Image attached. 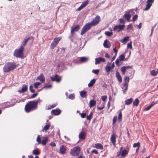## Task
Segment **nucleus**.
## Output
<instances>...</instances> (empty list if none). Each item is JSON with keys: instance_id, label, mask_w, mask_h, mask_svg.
<instances>
[{"instance_id": "obj_17", "label": "nucleus", "mask_w": 158, "mask_h": 158, "mask_svg": "<svg viewBox=\"0 0 158 158\" xmlns=\"http://www.w3.org/2000/svg\"><path fill=\"white\" fill-rule=\"evenodd\" d=\"M129 149H124L121 152V158H125L128 154Z\"/></svg>"}, {"instance_id": "obj_45", "label": "nucleus", "mask_w": 158, "mask_h": 158, "mask_svg": "<svg viewBox=\"0 0 158 158\" xmlns=\"http://www.w3.org/2000/svg\"><path fill=\"white\" fill-rule=\"evenodd\" d=\"M125 57V56L124 55H121L119 56V60L120 61H123L124 60Z\"/></svg>"}, {"instance_id": "obj_40", "label": "nucleus", "mask_w": 158, "mask_h": 158, "mask_svg": "<svg viewBox=\"0 0 158 158\" xmlns=\"http://www.w3.org/2000/svg\"><path fill=\"white\" fill-rule=\"evenodd\" d=\"M122 115L121 112H120L118 114V120L120 122L122 121Z\"/></svg>"}, {"instance_id": "obj_27", "label": "nucleus", "mask_w": 158, "mask_h": 158, "mask_svg": "<svg viewBox=\"0 0 158 158\" xmlns=\"http://www.w3.org/2000/svg\"><path fill=\"white\" fill-rule=\"evenodd\" d=\"M133 101V99L132 98L127 99L125 101V104L126 105H130L132 103Z\"/></svg>"}, {"instance_id": "obj_23", "label": "nucleus", "mask_w": 158, "mask_h": 158, "mask_svg": "<svg viewBox=\"0 0 158 158\" xmlns=\"http://www.w3.org/2000/svg\"><path fill=\"white\" fill-rule=\"evenodd\" d=\"M116 77L118 81L119 82H121L122 81V78L121 76L119 73L117 71L116 73Z\"/></svg>"}, {"instance_id": "obj_51", "label": "nucleus", "mask_w": 158, "mask_h": 158, "mask_svg": "<svg viewBox=\"0 0 158 158\" xmlns=\"http://www.w3.org/2000/svg\"><path fill=\"white\" fill-rule=\"evenodd\" d=\"M138 16L137 15H135L133 16L132 18V21L133 22H135V21L138 19Z\"/></svg>"}, {"instance_id": "obj_52", "label": "nucleus", "mask_w": 158, "mask_h": 158, "mask_svg": "<svg viewBox=\"0 0 158 158\" xmlns=\"http://www.w3.org/2000/svg\"><path fill=\"white\" fill-rule=\"evenodd\" d=\"M158 70H157L156 72L155 70H153L151 72V74L153 76H156L157 74V72Z\"/></svg>"}, {"instance_id": "obj_20", "label": "nucleus", "mask_w": 158, "mask_h": 158, "mask_svg": "<svg viewBox=\"0 0 158 158\" xmlns=\"http://www.w3.org/2000/svg\"><path fill=\"white\" fill-rule=\"evenodd\" d=\"M37 79L41 82H43L45 81V78L43 74H41L40 76L37 77Z\"/></svg>"}, {"instance_id": "obj_62", "label": "nucleus", "mask_w": 158, "mask_h": 158, "mask_svg": "<svg viewBox=\"0 0 158 158\" xmlns=\"http://www.w3.org/2000/svg\"><path fill=\"white\" fill-rule=\"evenodd\" d=\"M132 28V25L131 24H130L128 25L127 27V30H131Z\"/></svg>"}, {"instance_id": "obj_53", "label": "nucleus", "mask_w": 158, "mask_h": 158, "mask_svg": "<svg viewBox=\"0 0 158 158\" xmlns=\"http://www.w3.org/2000/svg\"><path fill=\"white\" fill-rule=\"evenodd\" d=\"M99 71V69H94L92 70V72L96 74H98Z\"/></svg>"}, {"instance_id": "obj_18", "label": "nucleus", "mask_w": 158, "mask_h": 158, "mask_svg": "<svg viewBox=\"0 0 158 158\" xmlns=\"http://www.w3.org/2000/svg\"><path fill=\"white\" fill-rule=\"evenodd\" d=\"M28 88L26 85H23L21 89L18 90V91L20 93H22L26 91L27 90Z\"/></svg>"}, {"instance_id": "obj_29", "label": "nucleus", "mask_w": 158, "mask_h": 158, "mask_svg": "<svg viewBox=\"0 0 158 158\" xmlns=\"http://www.w3.org/2000/svg\"><path fill=\"white\" fill-rule=\"evenodd\" d=\"M88 59V58L87 57H80V61H81V62L82 63L86 62Z\"/></svg>"}, {"instance_id": "obj_46", "label": "nucleus", "mask_w": 158, "mask_h": 158, "mask_svg": "<svg viewBox=\"0 0 158 158\" xmlns=\"http://www.w3.org/2000/svg\"><path fill=\"white\" fill-rule=\"evenodd\" d=\"M105 34L108 36H111L113 34L112 32L109 31H106Z\"/></svg>"}, {"instance_id": "obj_42", "label": "nucleus", "mask_w": 158, "mask_h": 158, "mask_svg": "<svg viewBox=\"0 0 158 158\" xmlns=\"http://www.w3.org/2000/svg\"><path fill=\"white\" fill-rule=\"evenodd\" d=\"M92 112H91L89 114V115H88L86 117V119L87 120L90 121L91 119L92 116Z\"/></svg>"}, {"instance_id": "obj_2", "label": "nucleus", "mask_w": 158, "mask_h": 158, "mask_svg": "<svg viewBox=\"0 0 158 158\" xmlns=\"http://www.w3.org/2000/svg\"><path fill=\"white\" fill-rule=\"evenodd\" d=\"M16 67V63L14 62H9L6 63L3 68V72L7 73L13 71Z\"/></svg>"}, {"instance_id": "obj_54", "label": "nucleus", "mask_w": 158, "mask_h": 158, "mask_svg": "<svg viewBox=\"0 0 158 158\" xmlns=\"http://www.w3.org/2000/svg\"><path fill=\"white\" fill-rule=\"evenodd\" d=\"M57 105L56 104H54L51 106H49L48 107V109H50L55 107Z\"/></svg>"}, {"instance_id": "obj_12", "label": "nucleus", "mask_w": 158, "mask_h": 158, "mask_svg": "<svg viewBox=\"0 0 158 158\" xmlns=\"http://www.w3.org/2000/svg\"><path fill=\"white\" fill-rule=\"evenodd\" d=\"M95 64H100L101 62H105L106 61L105 59L104 58L101 57H99L95 58Z\"/></svg>"}, {"instance_id": "obj_30", "label": "nucleus", "mask_w": 158, "mask_h": 158, "mask_svg": "<svg viewBox=\"0 0 158 158\" xmlns=\"http://www.w3.org/2000/svg\"><path fill=\"white\" fill-rule=\"evenodd\" d=\"M32 37H28L26 39H24V40L22 42L23 44V46H25L27 45V43L28 41L31 39Z\"/></svg>"}, {"instance_id": "obj_58", "label": "nucleus", "mask_w": 158, "mask_h": 158, "mask_svg": "<svg viewBox=\"0 0 158 158\" xmlns=\"http://www.w3.org/2000/svg\"><path fill=\"white\" fill-rule=\"evenodd\" d=\"M107 98V96L106 95L103 96L102 97V100L103 101H105Z\"/></svg>"}, {"instance_id": "obj_21", "label": "nucleus", "mask_w": 158, "mask_h": 158, "mask_svg": "<svg viewBox=\"0 0 158 158\" xmlns=\"http://www.w3.org/2000/svg\"><path fill=\"white\" fill-rule=\"evenodd\" d=\"M94 148H96L98 149L102 150L103 149V145L100 143H97L95 144Z\"/></svg>"}, {"instance_id": "obj_8", "label": "nucleus", "mask_w": 158, "mask_h": 158, "mask_svg": "<svg viewBox=\"0 0 158 158\" xmlns=\"http://www.w3.org/2000/svg\"><path fill=\"white\" fill-rule=\"evenodd\" d=\"M60 37H58L55 38L54 40L51 44L50 47L52 49H53L56 47L59 42L60 40Z\"/></svg>"}, {"instance_id": "obj_43", "label": "nucleus", "mask_w": 158, "mask_h": 158, "mask_svg": "<svg viewBox=\"0 0 158 158\" xmlns=\"http://www.w3.org/2000/svg\"><path fill=\"white\" fill-rule=\"evenodd\" d=\"M75 98V95L74 94H71L69 95V98L70 99L73 100Z\"/></svg>"}, {"instance_id": "obj_59", "label": "nucleus", "mask_w": 158, "mask_h": 158, "mask_svg": "<svg viewBox=\"0 0 158 158\" xmlns=\"http://www.w3.org/2000/svg\"><path fill=\"white\" fill-rule=\"evenodd\" d=\"M91 152L92 153H95L96 154H98V151L96 149H94L92 150Z\"/></svg>"}, {"instance_id": "obj_16", "label": "nucleus", "mask_w": 158, "mask_h": 158, "mask_svg": "<svg viewBox=\"0 0 158 158\" xmlns=\"http://www.w3.org/2000/svg\"><path fill=\"white\" fill-rule=\"evenodd\" d=\"M86 133L85 131H81L79 135V137L81 139L84 140L85 138Z\"/></svg>"}, {"instance_id": "obj_32", "label": "nucleus", "mask_w": 158, "mask_h": 158, "mask_svg": "<svg viewBox=\"0 0 158 158\" xmlns=\"http://www.w3.org/2000/svg\"><path fill=\"white\" fill-rule=\"evenodd\" d=\"M139 101L138 98H136L133 102V105L136 106H137L139 105Z\"/></svg>"}, {"instance_id": "obj_63", "label": "nucleus", "mask_w": 158, "mask_h": 158, "mask_svg": "<svg viewBox=\"0 0 158 158\" xmlns=\"http://www.w3.org/2000/svg\"><path fill=\"white\" fill-rule=\"evenodd\" d=\"M86 116V114L85 113H82L81 114V117L82 118H84Z\"/></svg>"}, {"instance_id": "obj_22", "label": "nucleus", "mask_w": 158, "mask_h": 158, "mask_svg": "<svg viewBox=\"0 0 158 158\" xmlns=\"http://www.w3.org/2000/svg\"><path fill=\"white\" fill-rule=\"evenodd\" d=\"M66 151V149L64 146L62 145L60 147L59 151L60 153L62 154H64Z\"/></svg>"}, {"instance_id": "obj_50", "label": "nucleus", "mask_w": 158, "mask_h": 158, "mask_svg": "<svg viewBox=\"0 0 158 158\" xmlns=\"http://www.w3.org/2000/svg\"><path fill=\"white\" fill-rule=\"evenodd\" d=\"M29 89L30 91L32 93L35 92V90L33 89V87L32 85H31L30 86Z\"/></svg>"}, {"instance_id": "obj_41", "label": "nucleus", "mask_w": 158, "mask_h": 158, "mask_svg": "<svg viewBox=\"0 0 158 158\" xmlns=\"http://www.w3.org/2000/svg\"><path fill=\"white\" fill-rule=\"evenodd\" d=\"M129 38V36L125 37L122 40V41H121V42L123 43H126L127 41Z\"/></svg>"}, {"instance_id": "obj_24", "label": "nucleus", "mask_w": 158, "mask_h": 158, "mask_svg": "<svg viewBox=\"0 0 158 158\" xmlns=\"http://www.w3.org/2000/svg\"><path fill=\"white\" fill-rule=\"evenodd\" d=\"M103 45L106 48H109L110 46V43L109 41L106 40L104 42Z\"/></svg>"}, {"instance_id": "obj_11", "label": "nucleus", "mask_w": 158, "mask_h": 158, "mask_svg": "<svg viewBox=\"0 0 158 158\" xmlns=\"http://www.w3.org/2000/svg\"><path fill=\"white\" fill-rule=\"evenodd\" d=\"M80 28V27L79 25H76L75 26H72L71 27V33L73 35L74 31H77Z\"/></svg>"}, {"instance_id": "obj_49", "label": "nucleus", "mask_w": 158, "mask_h": 158, "mask_svg": "<svg viewBox=\"0 0 158 158\" xmlns=\"http://www.w3.org/2000/svg\"><path fill=\"white\" fill-rule=\"evenodd\" d=\"M133 146L134 148H135L136 147H140V143L139 142H138L137 143H135L133 144Z\"/></svg>"}, {"instance_id": "obj_31", "label": "nucleus", "mask_w": 158, "mask_h": 158, "mask_svg": "<svg viewBox=\"0 0 158 158\" xmlns=\"http://www.w3.org/2000/svg\"><path fill=\"white\" fill-rule=\"evenodd\" d=\"M96 81V80L95 79H94L91 80L90 81V82L88 84V86L89 87L92 86L95 83Z\"/></svg>"}, {"instance_id": "obj_28", "label": "nucleus", "mask_w": 158, "mask_h": 158, "mask_svg": "<svg viewBox=\"0 0 158 158\" xmlns=\"http://www.w3.org/2000/svg\"><path fill=\"white\" fill-rule=\"evenodd\" d=\"M80 96L82 98H85L87 96V92L84 91H82L80 92Z\"/></svg>"}, {"instance_id": "obj_44", "label": "nucleus", "mask_w": 158, "mask_h": 158, "mask_svg": "<svg viewBox=\"0 0 158 158\" xmlns=\"http://www.w3.org/2000/svg\"><path fill=\"white\" fill-rule=\"evenodd\" d=\"M124 80L125 82V83H127L128 84V82L130 80V79L128 76H126L125 77Z\"/></svg>"}, {"instance_id": "obj_3", "label": "nucleus", "mask_w": 158, "mask_h": 158, "mask_svg": "<svg viewBox=\"0 0 158 158\" xmlns=\"http://www.w3.org/2000/svg\"><path fill=\"white\" fill-rule=\"evenodd\" d=\"M24 49V47L21 45L19 49L15 50L14 54V56L17 57L22 58L24 55L23 53Z\"/></svg>"}, {"instance_id": "obj_60", "label": "nucleus", "mask_w": 158, "mask_h": 158, "mask_svg": "<svg viewBox=\"0 0 158 158\" xmlns=\"http://www.w3.org/2000/svg\"><path fill=\"white\" fill-rule=\"evenodd\" d=\"M117 117L116 116H115L113 117V124H114L116 123L117 121Z\"/></svg>"}, {"instance_id": "obj_10", "label": "nucleus", "mask_w": 158, "mask_h": 158, "mask_svg": "<svg viewBox=\"0 0 158 158\" xmlns=\"http://www.w3.org/2000/svg\"><path fill=\"white\" fill-rule=\"evenodd\" d=\"M131 17V15L130 14V11H129L128 12H126L124 14L123 16V18H124L127 20V22H130V19Z\"/></svg>"}, {"instance_id": "obj_47", "label": "nucleus", "mask_w": 158, "mask_h": 158, "mask_svg": "<svg viewBox=\"0 0 158 158\" xmlns=\"http://www.w3.org/2000/svg\"><path fill=\"white\" fill-rule=\"evenodd\" d=\"M36 141L38 142V144H40L41 143V139L40 138V135H38L36 139Z\"/></svg>"}, {"instance_id": "obj_26", "label": "nucleus", "mask_w": 158, "mask_h": 158, "mask_svg": "<svg viewBox=\"0 0 158 158\" xmlns=\"http://www.w3.org/2000/svg\"><path fill=\"white\" fill-rule=\"evenodd\" d=\"M43 139H44L42 140L41 143L42 145H45L47 143L48 140V137H44L43 138Z\"/></svg>"}, {"instance_id": "obj_14", "label": "nucleus", "mask_w": 158, "mask_h": 158, "mask_svg": "<svg viewBox=\"0 0 158 158\" xmlns=\"http://www.w3.org/2000/svg\"><path fill=\"white\" fill-rule=\"evenodd\" d=\"M61 113V111L59 109L52 110L51 111V114L54 115H58Z\"/></svg>"}, {"instance_id": "obj_15", "label": "nucleus", "mask_w": 158, "mask_h": 158, "mask_svg": "<svg viewBox=\"0 0 158 158\" xmlns=\"http://www.w3.org/2000/svg\"><path fill=\"white\" fill-rule=\"evenodd\" d=\"M116 135L114 134H112L110 137V141L114 146H115L116 144Z\"/></svg>"}, {"instance_id": "obj_38", "label": "nucleus", "mask_w": 158, "mask_h": 158, "mask_svg": "<svg viewBox=\"0 0 158 158\" xmlns=\"http://www.w3.org/2000/svg\"><path fill=\"white\" fill-rule=\"evenodd\" d=\"M41 84V83L40 82H36L34 84V88L35 89H37L38 88V86L40 85Z\"/></svg>"}, {"instance_id": "obj_35", "label": "nucleus", "mask_w": 158, "mask_h": 158, "mask_svg": "<svg viewBox=\"0 0 158 158\" xmlns=\"http://www.w3.org/2000/svg\"><path fill=\"white\" fill-rule=\"evenodd\" d=\"M32 154L34 155H38L40 154V152L38 148L34 150L32 152Z\"/></svg>"}, {"instance_id": "obj_5", "label": "nucleus", "mask_w": 158, "mask_h": 158, "mask_svg": "<svg viewBox=\"0 0 158 158\" xmlns=\"http://www.w3.org/2000/svg\"><path fill=\"white\" fill-rule=\"evenodd\" d=\"M92 27V26L89 23H87L82 29L81 32V35H84Z\"/></svg>"}, {"instance_id": "obj_9", "label": "nucleus", "mask_w": 158, "mask_h": 158, "mask_svg": "<svg viewBox=\"0 0 158 158\" xmlns=\"http://www.w3.org/2000/svg\"><path fill=\"white\" fill-rule=\"evenodd\" d=\"M154 2V0H148L147 1V4L146 7L145 8L144 10H147L149 9L152 5V3Z\"/></svg>"}, {"instance_id": "obj_64", "label": "nucleus", "mask_w": 158, "mask_h": 158, "mask_svg": "<svg viewBox=\"0 0 158 158\" xmlns=\"http://www.w3.org/2000/svg\"><path fill=\"white\" fill-rule=\"evenodd\" d=\"M142 24V23H140L139 25H136V27H137L138 28V29H140L141 27Z\"/></svg>"}, {"instance_id": "obj_61", "label": "nucleus", "mask_w": 158, "mask_h": 158, "mask_svg": "<svg viewBox=\"0 0 158 158\" xmlns=\"http://www.w3.org/2000/svg\"><path fill=\"white\" fill-rule=\"evenodd\" d=\"M52 87L51 85H46L43 88H50Z\"/></svg>"}, {"instance_id": "obj_7", "label": "nucleus", "mask_w": 158, "mask_h": 158, "mask_svg": "<svg viewBox=\"0 0 158 158\" xmlns=\"http://www.w3.org/2000/svg\"><path fill=\"white\" fill-rule=\"evenodd\" d=\"M125 27L124 24L121 25L119 24L118 25H115L113 28V31H117L118 32L124 29V27Z\"/></svg>"}, {"instance_id": "obj_37", "label": "nucleus", "mask_w": 158, "mask_h": 158, "mask_svg": "<svg viewBox=\"0 0 158 158\" xmlns=\"http://www.w3.org/2000/svg\"><path fill=\"white\" fill-rule=\"evenodd\" d=\"M89 2V0H86L84 2H83L81 5L82 6H83V7H85L88 4Z\"/></svg>"}, {"instance_id": "obj_25", "label": "nucleus", "mask_w": 158, "mask_h": 158, "mask_svg": "<svg viewBox=\"0 0 158 158\" xmlns=\"http://www.w3.org/2000/svg\"><path fill=\"white\" fill-rule=\"evenodd\" d=\"M96 105V101L95 100H91L89 102V106L90 108Z\"/></svg>"}, {"instance_id": "obj_57", "label": "nucleus", "mask_w": 158, "mask_h": 158, "mask_svg": "<svg viewBox=\"0 0 158 158\" xmlns=\"http://www.w3.org/2000/svg\"><path fill=\"white\" fill-rule=\"evenodd\" d=\"M111 99V97L110 96L109 97V101L108 102V103H107V106H108V109H109L110 106V99Z\"/></svg>"}, {"instance_id": "obj_1", "label": "nucleus", "mask_w": 158, "mask_h": 158, "mask_svg": "<svg viewBox=\"0 0 158 158\" xmlns=\"http://www.w3.org/2000/svg\"><path fill=\"white\" fill-rule=\"evenodd\" d=\"M42 100L40 98L36 100H32L28 102L27 104L25 106V110L27 113L33 111L37 109L38 104H40Z\"/></svg>"}, {"instance_id": "obj_56", "label": "nucleus", "mask_w": 158, "mask_h": 158, "mask_svg": "<svg viewBox=\"0 0 158 158\" xmlns=\"http://www.w3.org/2000/svg\"><path fill=\"white\" fill-rule=\"evenodd\" d=\"M127 48H131L132 49V43L131 42L129 43L127 45Z\"/></svg>"}, {"instance_id": "obj_36", "label": "nucleus", "mask_w": 158, "mask_h": 158, "mask_svg": "<svg viewBox=\"0 0 158 158\" xmlns=\"http://www.w3.org/2000/svg\"><path fill=\"white\" fill-rule=\"evenodd\" d=\"M105 70L107 73H109L111 69V67L110 66L106 65L105 67Z\"/></svg>"}, {"instance_id": "obj_34", "label": "nucleus", "mask_w": 158, "mask_h": 158, "mask_svg": "<svg viewBox=\"0 0 158 158\" xmlns=\"http://www.w3.org/2000/svg\"><path fill=\"white\" fill-rule=\"evenodd\" d=\"M50 127V124H46L43 128L42 130V131H43L45 130V131H46L48 130L49 128Z\"/></svg>"}, {"instance_id": "obj_39", "label": "nucleus", "mask_w": 158, "mask_h": 158, "mask_svg": "<svg viewBox=\"0 0 158 158\" xmlns=\"http://www.w3.org/2000/svg\"><path fill=\"white\" fill-rule=\"evenodd\" d=\"M74 62L76 63H80L81 61H80V57H77L76 59H74L73 60Z\"/></svg>"}, {"instance_id": "obj_19", "label": "nucleus", "mask_w": 158, "mask_h": 158, "mask_svg": "<svg viewBox=\"0 0 158 158\" xmlns=\"http://www.w3.org/2000/svg\"><path fill=\"white\" fill-rule=\"evenodd\" d=\"M128 85V84L127 83H124L123 84L122 88L124 94H125L126 91L127 90Z\"/></svg>"}, {"instance_id": "obj_33", "label": "nucleus", "mask_w": 158, "mask_h": 158, "mask_svg": "<svg viewBox=\"0 0 158 158\" xmlns=\"http://www.w3.org/2000/svg\"><path fill=\"white\" fill-rule=\"evenodd\" d=\"M155 104V103L154 102H152V103L149 106L145 109L144 110L148 111Z\"/></svg>"}, {"instance_id": "obj_55", "label": "nucleus", "mask_w": 158, "mask_h": 158, "mask_svg": "<svg viewBox=\"0 0 158 158\" xmlns=\"http://www.w3.org/2000/svg\"><path fill=\"white\" fill-rule=\"evenodd\" d=\"M119 22L121 23H123L124 24L125 21L123 18H121L119 19Z\"/></svg>"}, {"instance_id": "obj_6", "label": "nucleus", "mask_w": 158, "mask_h": 158, "mask_svg": "<svg viewBox=\"0 0 158 158\" xmlns=\"http://www.w3.org/2000/svg\"><path fill=\"white\" fill-rule=\"evenodd\" d=\"M100 17L99 15H97L93 19L91 22L89 23L92 26L98 25L100 21Z\"/></svg>"}, {"instance_id": "obj_48", "label": "nucleus", "mask_w": 158, "mask_h": 158, "mask_svg": "<svg viewBox=\"0 0 158 158\" xmlns=\"http://www.w3.org/2000/svg\"><path fill=\"white\" fill-rule=\"evenodd\" d=\"M126 69L125 68V66L122 67L121 68V71L123 74H125V72L126 70Z\"/></svg>"}, {"instance_id": "obj_13", "label": "nucleus", "mask_w": 158, "mask_h": 158, "mask_svg": "<svg viewBox=\"0 0 158 158\" xmlns=\"http://www.w3.org/2000/svg\"><path fill=\"white\" fill-rule=\"evenodd\" d=\"M50 78L52 81H56L57 82H59L61 80V78L56 74H55L54 76L51 77Z\"/></svg>"}, {"instance_id": "obj_4", "label": "nucleus", "mask_w": 158, "mask_h": 158, "mask_svg": "<svg viewBox=\"0 0 158 158\" xmlns=\"http://www.w3.org/2000/svg\"><path fill=\"white\" fill-rule=\"evenodd\" d=\"M80 151V148L79 147H75L71 149L70 154L73 156H77L79 154Z\"/></svg>"}]
</instances>
